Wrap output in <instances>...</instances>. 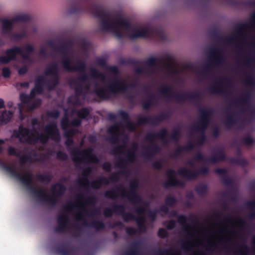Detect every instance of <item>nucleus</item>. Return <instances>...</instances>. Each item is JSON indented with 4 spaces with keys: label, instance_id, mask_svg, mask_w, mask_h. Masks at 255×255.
<instances>
[{
    "label": "nucleus",
    "instance_id": "nucleus-50",
    "mask_svg": "<svg viewBox=\"0 0 255 255\" xmlns=\"http://www.w3.org/2000/svg\"><path fill=\"white\" fill-rule=\"evenodd\" d=\"M12 103L11 102H9L8 103H7V106L9 107V108H10L12 106Z\"/></svg>",
    "mask_w": 255,
    "mask_h": 255
},
{
    "label": "nucleus",
    "instance_id": "nucleus-4",
    "mask_svg": "<svg viewBox=\"0 0 255 255\" xmlns=\"http://www.w3.org/2000/svg\"><path fill=\"white\" fill-rule=\"evenodd\" d=\"M59 65V62H57L50 64L47 67L45 76H40L36 79L35 87L30 95L20 94L21 103L18 105L20 120H22L24 118L23 112L32 110L41 104V100L35 97L36 94L41 93L44 88L48 90L53 89L58 83Z\"/></svg>",
    "mask_w": 255,
    "mask_h": 255
},
{
    "label": "nucleus",
    "instance_id": "nucleus-31",
    "mask_svg": "<svg viewBox=\"0 0 255 255\" xmlns=\"http://www.w3.org/2000/svg\"><path fill=\"white\" fill-rule=\"evenodd\" d=\"M57 157L58 158L61 160H65L67 158V155L62 151H58L57 153Z\"/></svg>",
    "mask_w": 255,
    "mask_h": 255
},
{
    "label": "nucleus",
    "instance_id": "nucleus-23",
    "mask_svg": "<svg viewBox=\"0 0 255 255\" xmlns=\"http://www.w3.org/2000/svg\"><path fill=\"white\" fill-rule=\"evenodd\" d=\"M124 255H137V252L134 249V245H132L129 249L125 252Z\"/></svg>",
    "mask_w": 255,
    "mask_h": 255
},
{
    "label": "nucleus",
    "instance_id": "nucleus-8",
    "mask_svg": "<svg viewBox=\"0 0 255 255\" xmlns=\"http://www.w3.org/2000/svg\"><path fill=\"white\" fill-rule=\"evenodd\" d=\"M122 118L121 124H115L110 127L108 129V133L111 135V142L117 143L123 136L124 139V143L123 145L119 147V151L123 152L126 150L127 145L126 141L128 137L124 133L125 130L134 131L136 128V124L131 122L128 116V114L124 111H122L120 113Z\"/></svg>",
    "mask_w": 255,
    "mask_h": 255
},
{
    "label": "nucleus",
    "instance_id": "nucleus-15",
    "mask_svg": "<svg viewBox=\"0 0 255 255\" xmlns=\"http://www.w3.org/2000/svg\"><path fill=\"white\" fill-rule=\"evenodd\" d=\"M146 65L153 73L160 72H170L173 69V65L171 61L165 62L158 60L155 58H150L146 62Z\"/></svg>",
    "mask_w": 255,
    "mask_h": 255
},
{
    "label": "nucleus",
    "instance_id": "nucleus-51",
    "mask_svg": "<svg viewBox=\"0 0 255 255\" xmlns=\"http://www.w3.org/2000/svg\"><path fill=\"white\" fill-rule=\"evenodd\" d=\"M178 135V133H174L173 135H172V138H175L176 137V136Z\"/></svg>",
    "mask_w": 255,
    "mask_h": 255
},
{
    "label": "nucleus",
    "instance_id": "nucleus-35",
    "mask_svg": "<svg viewBox=\"0 0 255 255\" xmlns=\"http://www.w3.org/2000/svg\"><path fill=\"white\" fill-rule=\"evenodd\" d=\"M127 233L129 235L135 234L136 232V230L133 228H128L126 230Z\"/></svg>",
    "mask_w": 255,
    "mask_h": 255
},
{
    "label": "nucleus",
    "instance_id": "nucleus-48",
    "mask_svg": "<svg viewBox=\"0 0 255 255\" xmlns=\"http://www.w3.org/2000/svg\"><path fill=\"white\" fill-rule=\"evenodd\" d=\"M146 121H147L146 118H141L139 120V123H140V124L144 123L146 122Z\"/></svg>",
    "mask_w": 255,
    "mask_h": 255
},
{
    "label": "nucleus",
    "instance_id": "nucleus-3",
    "mask_svg": "<svg viewBox=\"0 0 255 255\" xmlns=\"http://www.w3.org/2000/svg\"><path fill=\"white\" fill-rule=\"evenodd\" d=\"M89 11L98 18L100 31L112 33L118 38H163V31L161 29L148 23H131L121 13L110 12L98 5H93Z\"/></svg>",
    "mask_w": 255,
    "mask_h": 255
},
{
    "label": "nucleus",
    "instance_id": "nucleus-27",
    "mask_svg": "<svg viewBox=\"0 0 255 255\" xmlns=\"http://www.w3.org/2000/svg\"><path fill=\"white\" fill-rule=\"evenodd\" d=\"M2 76L4 78H8L11 75V71L9 68L5 67L2 69Z\"/></svg>",
    "mask_w": 255,
    "mask_h": 255
},
{
    "label": "nucleus",
    "instance_id": "nucleus-56",
    "mask_svg": "<svg viewBox=\"0 0 255 255\" xmlns=\"http://www.w3.org/2000/svg\"><path fill=\"white\" fill-rule=\"evenodd\" d=\"M223 239V237H221L220 238V242Z\"/></svg>",
    "mask_w": 255,
    "mask_h": 255
},
{
    "label": "nucleus",
    "instance_id": "nucleus-17",
    "mask_svg": "<svg viewBox=\"0 0 255 255\" xmlns=\"http://www.w3.org/2000/svg\"><path fill=\"white\" fill-rule=\"evenodd\" d=\"M208 171V168H204L201 170L199 173L205 174L207 173ZM178 174L187 179H192L197 176L198 172L194 169H188L186 168H181L178 170Z\"/></svg>",
    "mask_w": 255,
    "mask_h": 255
},
{
    "label": "nucleus",
    "instance_id": "nucleus-22",
    "mask_svg": "<svg viewBox=\"0 0 255 255\" xmlns=\"http://www.w3.org/2000/svg\"><path fill=\"white\" fill-rule=\"evenodd\" d=\"M196 190L199 194L203 195L207 191V187L205 185H199L196 187Z\"/></svg>",
    "mask_w": 255,
    "mask_h": 255
},
{
    "label": "nucleus",
    "instance_id": "nucleus-39",
    "mask_svg": "<svg viewBox=\"0 0 255 255\" xmlns=\"http://www.w3.org/2000/svg\"><path fill=\"white\" fill-rule=\"evenodd\" d=\"M103 168L107 171H109L111 169V165L109 163H105L103 164Z\"/></svg>",
    "mask_w": 255,
    "mask_h": 255
},
{
    "label": "nucleus",
    "instance_id": "nucleus-30",
    "mask_svg": "<svg viewBox=\"0 0 255 255\" xmlns=\"http://www.w3.org/2000/svg\"><path fill=\"white\" fill-rule=\"evenodd\" d=\"M166 130L165 129H163L157 134V136L161 140H164L166 136Z\"/></svg>",
    "mask_w": 255,
    "mask_h": 255
},
{
    "label": "nucleus",
    "instance_id": "nucleus-24",
    "mask_svg": "<svg viewBox=\"0 0 255 255\" xmlns=\"http://www.w3.org/2000/svg\"><path fill=\"white\" fill-rule=\"evenodd\" d=\"M216 239V234L214 233V235L210 237H208L207 238V241L208 244L210 245V248H213L215 246L216 244L214 242V240Z\"/></svg>",
    "mask_w": 255,
    "mask_h": 255
},
{
    "label": "nucleus",
    "instance_id": "nucleus-58",
    "mask_svg": "<svg viewBox=\"0 0 255 255\" xmlns=\"http://www.w3.org/2000/svg\"><path fill=\"white\" fill-rule=\"evenodd\" d=\"M175 215V212L173 213L172 215L173 216V215Z\"/></svg>",
    "mask_w": 255,
    "mask_h": 255
},
{
    "label": "nucleus",
    "instance_id": "nucleus-21",
    "mask_svg": "<svg viewBox=\"0 0 255 255\" xmlns=\"http://www.w3.org/2000/svg\"><path fill=\"white\" fill-rule=\"evenodd\" d=\"M201 122L203 125V128L205 129L208 125V112L206 111H203L201 112Z\"/></svg>",
    "mask_w": 255,
    "mask_h": 255
},
{
    "label": "nucleus",
    "instance_id": "nucleus-49",
    "mask_svg": "<svg viewBox=\"0 0 255 255\" xmlns=\"http://www.w3.org/2000/svg\"><path fill=\"white\" fill-rule=\"evenodd\" d=\"M193 255H203L202 254H200L198 252L195 251L194 252Z\"/></svg>",
    "mask_w": 255,
    "mask_h": 255
},
{
    "label": "nucleus",
    "instance_id": "nucleus-25",
    "mask_svg": "<svg viewBox=\"0 0 255 255\" xmlns=\"http://www.w3.org/2000/svg\"><path fill=\"white\" fill-rule=\"evenodd\" d=\"M47 115L48 117L56 119L58 117L59 115V113L57 110H53L48 111L47 113Z\"/></svg>",
    "mask_w": 255,
    "mask_h": 255
},
{
    "label": "nucleus",
    "instance_id": "nucleus-2",
    "mask_svg": "<svg viewBox=\"0 0 255 255\" xmlns=\"http://www.w3.org/2000/svg\"><path fill=\"white\" fill-rule=\"evenodd\" d=\"M4 143L3 140L0 139V154L3 150L1 145ZM7 151L10 155L19 157L20 164L17 165L16 162L5 163L0 158V166L13 178L24 184L38 200L50 205L56 204L59 196L65 191V187L57 184L52 187L50 191L45 189L38 182L47 183L50 180V176L38 174L34 177L31 171L23 167V164L26 162H42L45 157L41 155L24 154L21 150L11 146L8 147Z\"/></svg>",
    "mask_w": 255,
    "mask_h": 255
},
{
    "label": "nucleus",
    "instance_id": "nucleus-6",
    "mask_svg": "<svg viewBox=\"0 0 255 255\" xmlns=\"http://www.w3.org/2000/svg\"><path fill=\"white\" fill-rule=\"evenodd\" d=\"M38 124V120L33 119L31 121V125L33 127L32 130H29L27 128L20 126L18 130L13 131L12 136L18 138L20 142L28 144H35L37 142L45 143L49 138L56 141L60 140V134L56 121H53L47 125L44 128V133H39L34 129L35 126Z\"/></svg>",
    "mask_w": 255,
    "mask_h": 255
},
{
    "label": "nucleus",
    "instance_id": "nucleus-52",
    "mask_svg": "<svg viewBox=\"0 0 255 255\" xmlns=\"http://www.w3.org/2000/svg\"><path fill=\"white\" fill-rule=\"evenodd\" d=\"M136 72L138 73H140L141 72V71L139 69H137L136 70Z\"/></svg>",
    "mask_w": 255,
    "mask_h": 255
},
{
    "label": "nucleus",
    "instance_id": "nucleus-14",
    "mask_svg": "<svg viewBox=\"0 0 255 255\" xmlns=\"http://www.w3.org/2000/svg\"><path fill=\"white\" fill-rule=\"evenodd\" d=\"M73 160L77 163H98L99 161L98 157L93 153V150L88 148L83 150L76 148L71 151Z\"/></svg>",
    "mask_w": 255,
    "mask_h": 255
},
{
    "label": "nucleus",
    "instance_id": "nucleus-47",
    "mask_svg": "<svg viewBox=\"0 0 255 255\" xmlns=\"http://www.w3.org/2000/svg\"><path fill=\"white\" fill-rule=\"evenodd\" d=\"M165 255H180V254L177 251H173L170 254H166Z\"/></svg>",
    "mask_w": 255,
    "mask_h": 255
},
{
    "label": "nucleus",
    "instance_id": "nucleus-5",
    "mask_svg": "<svg viewBox=\"0 0 255 255\" xmlns=\"http://www.w3.org/2000/svg\"><path fill=\"white\" fill-rule=\"evenodd\" d=\"M93 204V200L91 198H85L82 195L78 196L74 202L67 203L64 207V213L61 214L58 217V226L56 231H69L71 227L70 216H72L77 222H82L84 225H86L87 218L91 215L88 209Z\"/></svg>",
    "mask_w": 255,
    "mask_h": 255
},
{
    "label": "nucleus",
    "instance_id": "nucleus-38",
    "mask_svg": "<svg viewBox=\"0 0 255 255\" xmlns=\"http://www.w3.org/2000/svg\"><path fill=\"white\" fill-rule=\"evenodd\" d=\"M216 171L220 174H224L226 173V170L224 168L217 169Z\"/></svg>",
    "mask_w": 255,
    "mask_h": 255
},
{
    "label": "nucleus",
    "instance_id": "nucleus-12",
    "mask_svg": "<svg viewBox=\"0 0 255 255\" xmlns=\"http://www.w3.org/2000/svg\"><path fill=\"white\" fill-rule=\"evenodd\" d=\"M237 36L244 42H249L255 48V11L252 13L248 23L242 25Z\"/></svg>",
    "mask_w": 255,
    "mask_h": 255
},
{
    "label": "nucleus",
    "instance_id": "nucleus-45",
    "mask_svg": "<svg viewBox=\"0 0 255 255\" xmlns=\"http://www.w3.org/2000/svg\"><path fill=\"white\" fill-rule=\"evenodd\" d=\"M4 107V100L0 98V109L3 108Z\"/></svg>",
    "mask_w": 255,
    "mask_h": 255
},
{
    "label": "nucleus",
    "instance_id": "nucleus-57",
    "mask_svg": "<svg viewBox=\"0 0 255 255\" xmlns=\"http://www.w3.org/2000/svg\"><path fill=\"white\" fill-rule=\"evenodd\" d=\"M43 54V51L42 50L40 52V55H42Z\"/></svg>",
    "mask_w": 255,
    "mask_h": 255
},
{
    "label": "nucleus",
    "instance_id": "nucleus-26",
    "mask_svg": "<svg viewBox=\"0 0 255 255\" xmlns=\"http://www.w3.org/2000/svg\"><path fill=\"white\" fill-rule=\"evenodd\" d=\"M103 183V180L101 179H98L97 180H95L93 181L92 183V187L94 188H99L102 185V184Z\"/></svg>",
    "mask_w": 255,
    "mask_h": 255
},
{
    "label": "nucleus",
    "instance_id": "nucleus-19",
    "mask_svg": "<svg viewBox=\"0 0 255 255\" xmlns=\"http://www.w3.org/2000/svg\"><path fill=\"white\" fill-rule=\"evenodd\" d=\"M12 113L9 111H4L0 115V125L8 123L12 117Z\"/></svg>",
    "mask_w": 255,
    "mask_h": 255
},
{
    "label": "nucleus",
    "instance_id": "nucleus-40",
    "mask_svg": "<svg viewBox=\"0 0 255 255\" xmlns=\"http://www.w3.org/2000/svg\"><path fill=\"white\" fill-rule=\"evenodd\" d=\"M18 85H19L22 87L27 88L29 86V83L28 82L20 83H19Z\"/></svg>",
    "mask_w": 255,
    "mask_h": 255
},
{
    "label": "nucleus",
    "instance_id": "nucleus-32",
    "mask_svg": "<svg viewBox=\"0 0 255 255\" xmlns=\"http://www.w3.org/2000/svg\"><path fill=\"white\" fill-rule=\"evenodd\" d=\"M94 227L97 230H100L104 229V225L102 222H96L94 223Z\"/></svg>",
    "mask_w": 255,
    "mask_h": 255
},
{
    "label": "nucleus",
    "instance_id": "nucleus-34",
    "mask_svg": "<svg viewBox=\"0 0 255 255\" xmlns=\"http://www.w3.org/2000/svg\"><path fill=\"white\" fill-rule=\"evenodd\" d=\"M167 234V231L164 229H160L158 231V236L160 237H165Z\"/></svg>",
    "mask_w": 255,
    "mask_h": 255
},
{
    "label": "nucleus",
    "instance_id": "nucleus-33",
    "mask_svg": "<svg viewBox=\"0 0 255 255\" xmlns=\"http://www.w3.org/2000/svg\"><path fill=\"white\" fill-rule=\"evenodd\" d=\"M106 196L111 198L115 199L117 195L113 191H109L106 193Z\"/></svg>",
    "mask_w": 255,
    "mask_h": 255
},
{
    "label": "nucleus",
    "instance_id": "nucleus-7",
    "mask_svg": "<svg viewBox=\"0 0 255 255\" xmlns=\"http://www.w3.org/2000/svg\"><path fill=\"white\" fill-rule=\"evenodd\" d=\"M33 51V46L29 44L23 47H13L5 51V55L0 56V63H7L10 60L16 59L17 56H20L21 58V63L24 65L18 69V73L19 75H23L27 72L28 66L35 61L34 59L30 56L31 52Z\"/></svg>",
    "mask_w": 255,
    "mask_h": 255
},
{
    "label": "nucleus",
    "instance_id": "nucleus-20",
    "mask_svg": "<svg viewBox=\"0 0 255 255\" xmlns=\"http://www.w3.org/2000/svg\"><path fill=\"white\" fill-rule=\"evenodd\" d=\"M137 148V145L135 143L133 144L132 148L128 151L127 157L129 161L132 162L135 159V152Z\"/></svg>",
    "mask_w": 255,
    "mask_h": 255
},
{
    "label": "nucleus",
    "instance_id": "nucleus-9",
    "mask_svg": "<svg viewBox=\"0 0 255 255\" xmlns=\"http://www.w3.org/2000/svg\"><path fill=\"white\" fill-rule=\"evenodd\" d=\"M72 116L74 118L71 121L68 118V112L65 111V115L61 121V127L65 132V135L68 137L66 144L68 146L71 145L73 140L70 137L74 135L77 132L76 127L80 125L81 119L86 118L89 114L88 109L83 108L81 110L73 109L72 111Z\"/></svg>",
    "mask_w": 255,
    "mask_h": 255
},
{
    "label": "nucleus",
    "instance_id": "nucleus-28",
    "mask_svg": "<svg viewBox=\"0 0 255 255\" xmlns=\"http://www.w3.org/2000/svg\"><path fill=\"white\" fill-rule=\"evenodd\" d=\"M165 226L168 229H172L175 226V222L173 220H170L165 223Z\"/></svg>",
    "mask_w": 255,
    "mask_h": 255
},
{
    "label": "nucleus",
    "instance_id": "nucleus-59",
    "mask_svg": "<svg viewBox=\"0 0 255 255\" xmlns=\"http://www.w3.org/2000/svg\"><path fill=\"white\" fill-rule=\"evenodd\" d=\"M158 168H160V166H157Z\"/></svg>",
    "mask_w": 255,
    "mask_h": 255
},
{
    "label": "nucleus",
    "instance_id": "nucleus-10",
    "mask_svg": "<svg viewBox=\"0 0 255 255\" xmlns=\"http://www.w3.org/2000/svg\"><path fill=\"white\" fill-rule=\"evenodd\" d=\"M29 18L28 15L20 13L16 15L11 18H3L0 20L1 23V33L2 35L9 37L11 40L18 41L26 35L25 29H22L19 32L14 33L12 31V26L15 22L25 21Z\"/></svg>",
    "mask_w": 255,
    "mask_h": 255
},
{
    "label": "nucleus",
    "instance_id": "nucleus-41",
    "mask_svg": "<svg viewBox=\"0 0 255 255\" xmlns=\"http://www.w3.org/2000/svg\"><path fill=\"white\" fill-rule=\"evenodd\" d=\"M196 160L198 161L203 160V156L202 155V154L201 153L198 154L196 157Z\"/></svg>",
    "mask_w": 255,
    "mask_h": 255
},
{
    "label": "nucleus",
    "instance_id": "nucleus-36",
    "mask_svg": "<svg viewBox=\"0 0 255 255\" xmlns=\"http://www.w3.org/2000/svg\"><path fill=\"white\" fill-rule=\"evenodd\" d=\"M57 252L60 255H68L69 254L68 251L65 248L60 250Z\"/></svg>",
    "mask_w": 255,
    "mask_h": 255
},
{
    "label": "nucleus",
    "instance_id": "nucleus-18",
    "mask_svg": "<svg viewBox=\"0 0 255 255\" xmlns=\"http://www.w3.org/2000/svg\"><path fill=\"white\" fill-rule=\"evenodd\" d=\"M167 177V181L165 182L164 185L166 187L181 186L182 183L176 178V172L174 170L169 169L166 172Z\"/></svg>",
    "mask_w": 255,
    "mask_h": 255
},
{
    "label": "nucleus",
    "instance_id": "nucleus-11",
    "mask_svg": "<svg viewBox=\"0 0 255 255\" xmlns=\"http://www.w3.org/2000/svg\"><path fill=\"white\" fill-rule=\"evenodd\" d=\"M179 221L182 222L183 230L187 241H183L182 248L186 252H191L195 248L201 246L202 241L200 239V232L198 230L193 229L189 225L185 223V218L181 216Z\"/></svg>",
    "mask_w": 255,
    "mask_h": 255
},
{
    "label": "nucleus",
    "instance_id": "nucleus-13",
    "mask_svg": "<svg viewBox=\"0 0 255 255\" xmlns=\"http://www.w3.org/2000/svg\"><path fill=\"white\" fill-rule=\"evenodd\" d=\"M121 195L123 197L127 198L132 203L139 204V206L135 208V212L138 217L136 221L139 227L141 228L145 222V208L141 206L142 199L136 192L134 187H132L129 192L127 193L125 190H122Z\"/></svg>",
    "mask_w": 255,
    "mask_h": 255
},
{
    "label": "nucleus",
    "instance_id": "nucleus-29",
    "mask_svg": "<svg viewBox=\"0 0 255 255\" xmlns=\"http://www.w3.org/2000/svg\"><path fill=\"white\" fill-rule=\"evenodd\" d=\"M175 203V199L172 197H168L166 199V204L168 206H172Z\"/></svg>",
    "mask_w": 255,
    "mask_h": 255
},
{
    "label": "nucleus",
    "instance_id": "nucleus-16",
    "mask_svg": "<svg viewBox=\"0 0 255 255\" xmlns=\"http://www.w3.org/2000/svg\"><path fill=\"white\" fill-rule=\"evenodd\" d=\"M119 210L120 212L123 215L124 220L126 221L132 220L134 219V217L129 213H124V208L122 206H114V209L106 208L104 210V214L106 216L110 217L112 216L114 211H117Z\"/></svg>",
    "mask_w": 255,
    "mask_h": 255
},
{
    "label": "nucleus",
    "instance_id": "nucleus-43",
    "mask_svg": "<svg viewBox=\"0 0 255 255\" xmlns=\"http://www.w3.org/2000/svg\"><path fill=\"white\" fill-rule=\"evenodd\" d=\"M170 89L169 88H166L162 90V93L164 94H167L169 93Z\"/></svg>",
    "mask_w": 255,
    "mask_h": 255
},
{
    "label": "nucleus",
    "instance_id": "nucleus-44",
    "mask_svg": "<svg viewBox=\"0 0 255 255\" xmlns=\"http://www.w3.org/2000/svg\"><path fill=\"white\" fill-rule=\"evenodd\" d=\"M161 210L162 211H164L165 212V214H167L168 211V207L166 206H163L161 208Z\"/></svg>",
    "mask_w": 255,
    "mask_h": 255
},
{
    "label": "nucleus",
    "instance_id": "nucleus-37",
    "mask_svg": "<svg viewBox=\"0 0 255 255\" xmlns=\"http://www.w3.org/2000/svg\"><path fill=\"white\" fill-rule=\"evenodd\" d=\"M240 255H248V249L247 248H245L239 251Z\"/></svg>",
    "mask_w": 255,
    "mask_h": 255
},
{
    "label": "nucleus",
    "instance_id": "nucleus-55",
    "mask_svg": "<svg viewBox=\"0 0 255 255\" xmlns=\"http://www.w3.org/2000/svg\"><path fill=\"white\" fill-rule=\"evenodd\" d=\"M88 183V180L86 179L85 180V184H87Z\"/></svg>",
    "mask_w": 255,
    "mask_h": 255
},
{
    "label": "nucleus",
    "instance_id": "nucleus-54",
    "mask_svg": "<svg viewBox=\"0 0 255 255\" xmlns=\"http://www.w3.org/2000/svg\"><path fill=\"white\" fill-rule=\"evenodd\" d=\"M151 217H152V218L154 219L155 217V214H154L153 215H151Z\"/></svg>",
    "mask_w": 255,
    "mask_h": 255
},
{
    "label": "nucleus",
    "instance_id": "nucleus-42",
    "mask_svg": "<svg viewBox=\"0 0 255 255\" xmlns=\"http://www.w3.org/2000/svg\"><path fill=\"white\" fill-rule=\"evenodd\" d=\"M227 228V226L225 225L224 227H220L219 230H218V233H222L224 232V228L226 229Z\"/></svg>",
    "mask_w": 255,
    "mask_h": 255
},
{
    "label": "nucleus",
    "instance_id": "nucleus-53",
    "mask_svg": "<svg viewBox=\"0 0 255 255\" xmlns=\"http://www.w3.org/2000/svg\"><path fill=\"white\" fill-rule=\"evenodd\" d=\"M4 44V42L3 41L0 40V45Z\"/></svg>",
    "mask_w": 255,
    "mask_h": 255
},
{
    "label": "nucleus",
    "instance_id": "nucleus-1",
    "mask_svg": "<svg viewBox=\"0 0 255 255\" xmlns=\"http://www.w3.org/2000/svg\"><path fill=\"white\" fill-rule=\"evenodd\" d=\"M64 69L67 71H77L82 74L74 84L76 95L69 99L70 103L74 105L82 104V100H85L89 94H95L103 99L109 98L111 95L124 94L129 98L134 96L136 91L134 84H129V80L118 76V68L112 67L111 70L116 74L109 77L100 73L95 68L90 70L91 78L86 73V64L79 58L75 57L73 50L67 45L56 48Z\"/></svg>",
    "mask_w": 255,
    "mask_h": 255
},
{
    "label": "nucleus",
    "instance_id": "nucleus-46",
    "mask_svg": "<svg viewBox=\"0 0 255 255\" xmlns=\"http://www.w3.org/2000/svg\"><path fill=\"white\" fill-rule=\"evenodd\" d=\"M220 160V159H218L217 158H213L209 159L208 160V161L210 162H216Z\"/></svg>",
    "mask_w": 255,
    "mask_h": 255
}]
</instances>
